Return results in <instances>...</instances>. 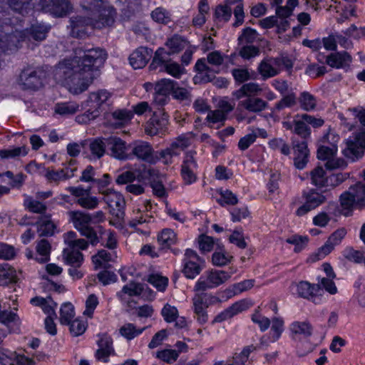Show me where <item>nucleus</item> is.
<instances>
[{"mask_svg":"<svg viewBox=\"0 0 365 365\" xmlns=\"http://www.w3.org/2000/svg\"><path fill=\"white\" fill-rule=\"evenodd\" d=\"M74 55L77 59L78 71L85 75L80 86L71 88L73 93L78 95L87 90L95 78L93 72L104 64L107 53L104 49L99 47L83 46L75 48Z\"/></svg>","mask_w":365,"mask_h":365,"instance_id":"1","label":"nucleus"},{"mask_svg":"<svg viewBox=\"0 0 365 365\" xmlns=\"http://www.w3.org/2000/svg\"><path fill=\"white\" fill-rule=\"evenodd\" d=\"M111 19L106 21L93 16H84L78 15L70 19L71 34L75 38H83L88 33V29H102L111 26Z\"/></svg>","mask_w":365,"mask_h":365,"instance_id":"2","label":"nucleus"},{"mask_svg":"<svg viewBox=\"0 0 365 365\" xmlns=\"http://www.w3.org/2000/svg\"><path fill=\"white\" fill-rule=\"evenodd\" d=\"M149 68L151 71L166 72L175 78H180L185 72L182 66L169 58L167 51L163 48H159L155 51Z\"/></svg>","mask_w":365,"mask_h":365,"instance_id":"3","label":"nucleus"},{"mask_svg":"<svg viewBox=\"0 0 365 365\" xmlns=\"http://www.w3.org/2000/svg\"><path fill=\"white\" fill-rule=\"evenodd\" d=\"M340 203L344 210V215H349L354 207L362 209L365 207V183L359 182L351 186L349 190L340 196Z\"/></svg>","mask_w":365,"mask_h":365,"instance_id":"4","label":"nucleus"},{"mask_svg":"<svg viewBox=\"0 0 365 365\" xmlns=\"http://www.w3.org/2000/svg\"><path fill=\"white\" fill-rule=\"evenodd\" d=\"M110 95L106 90H99L90 93L86 102V106L89 108L81 116L77 117L78 120L87 123L96 118L102 112V107L109 99Z\"/></svg>","mask_w":365,"mask_h":365,"instance_id":"5","label":"nucleus"},{"mask_svg":"<svg viewBox=\"0 0 365 365\" xmlns=\"http://www.w3.org/2000/svg\"><path fill=\"white\" fill-rule=\"evenodd\" d=\"M68 215L74 227L82 236L86 237L92 245H96L99 242L96 231L91 226L90 214L81 211H70Z\"/></svg>","mask_w":365,"mask_h":365,"instance_id":"6","label":"nucleus"},{"mask_svg":"<svg viewBox=\"0 0 365 365\" xmlns=\"http://www.w3.org/2000/svg\"><path fill=\"white\" fill-rule=\"evenodd\" d=\"M83 9L90 12V15L106 21L110 18L111 24L116 15L115 9L106 0H80Z\"/></svg>","mask_w":365,"mask_h":365,"instance_id":"7","label":"nucleus"},{"mask_svg":"<svg viewBox=\"0 0 365 365\" xmlns=\"http://www.w3.org/2000/svg\"><path fill=\"white\" fill-rule=\"evenodd\" d=\"M76 56L73 59L64 60L60 62L53 71V76L56 81L62 83H69L73 82L74 79L83 81V77L85 76L83 73L78 71L77 68L78 62Z\"/></svg>","mask_w":365,"mask_h":365,"instance_id":"8","label":"nucleus"},{"mask_svg":"<svg viewBox=\"0 0 365 365\" xmlns=\"http://www.w3.org/2000/svg\"><path fill=\"white\" fill-rule=\"evenodd\" d=\"M182 264V273L187 279H193L205 268V262L195 250L187 249Z\"/></svg>","mask_w":365,"mask_h":365,"instance_id":"9","label":"nucleus"},{"mask_svg":"<svg viewBox=\"0 0 365 365\" xmlns=\"http://www.w3.org/2000/svg\"><path fill=\"white\" fill-rule=\"evenodd\" d=\"M218 302H220V299L210 293L200 292L194 295L192 298L193 311L200 324H203L207 322V307Z\"/></svg>","mask_w":365,"mask_h":365,"instance_id":"10","label":"nucleus"},{"mask_svg":"<svg viewBox=\"0 0 365 365\" xmlns=\"http://www.w3.org/2000/svg\"><path fill=\"white\" fill-rule=\"evenodd\" d=\"M365 151V133H358L346 140L342 149L343 155L354 160L361 158Z\"/></svg>","mask_w":365,"mask_h":365,"instance_id":"11","label":"nucleus"},{"mask_svg":"<svg viewBox=\"0 0 365 365\" xmlns=\"http://www.w3.org/2000/svg\"><path fill=\"white\" fill-rule=\"evenodd\" d=\"M46 73L41 68L24 69L19 76V85L24 90H36L42 86Z\"/></svg>","mask_w":365,"mask_h":365,"instance_id":"12","label":"nucleus"},{"mask_svg":"<svg viewBox=\"0 0 365 365\" xmlns=\"http://www.w3.org/2000/svg\"><path fill=\"white\" fill-rule=\"evenodd\" d=\"M298 297L307 299L314 304H320L323 299V290L319 284H311L307 281H301L296 284Z\"/></svg>","mask_w":365,"mask_h":365,"instance_id":"13","label":"nucleus"},{"mask_svg":"<svg viewBox=\"0 0 365 365\" xmlns=\"http://www.w3.org/2000/svg\"><path fill=\"white\" fill-rule=\"evenodd\" d=\"M98 337V349L94 354L95 359L97 361L108 363L110 356L115 354L113 339L106 333L99 334Z\"/></svg>","mask_w":365,"mask_h":365,"instance_id":"14","label":"nucleus"},{"mask_svg":"<svg viewBox=\"0 0 365 365\" xmlns=\"http://www.w3.org/2000/svg\"><path fill=\"white\" fill-rule=\"evenodd\" d=\"M303 197L305 202L296 211L297 216H303L311 210L318 207L325 202L327 197L322 192H319L316 189L311 188L303 192Z\"/></svg>","mask_w":365,"mask_h":365,"instance_id":"15","label":"nucleus"},{"mask_svg":"<svg viewBox=\"0 0 365 365\" xmlns=\"http://www.w3.org/2000/svg\"><path fill=\"white\" fill-rule=\"evenodd\" d=\"M130 144L117 136H110L107 138V153L111 157L120 160H130L129 155Z\"/></svg>","mask_w":365,"mask_h":365,"instance_id":"16","label":"nucleus"},{"mask_svg":"<svg viewBox=\"0 0 365 365\" xmlns=\"http://www.w3.org/2000/svg\"><path fill=\"white\" fill-rule=\"evenodd\" d=\"M168 115L163 111L155 112L146 123L145 132L150 135H164L168 130Z\"/></svg>","mask_w":365,"mask_h":365,"instance_id":"17","label":"nucleus"},{"mask_svg":"<svg viewBox=\"0 0 365 365\" xmlns=\"http://www.w3.org/2000/svg\"><path fill=\"white\" fill-rule=\"evenodd\" d=\"M292 143L294 155V166L299 170L304 169L309 161V150L307 147L308 140L292 137Z\"/></svg>","mask_w":365,"mask_h":365,"instance_id":"18","label":"nucleus"},{"mask_svg":"<svg viewBox=\"0 0 365 365\" xmlns=\"http://www.w3.org/2000/svg\"><path fill=\"white\" fill-rule=\"evenodd\" d=\"M339 140V136L333 133L328 132L325 134L321 141L322 143L317 149V158L322 160H329L334 157L337 152V147L335 145Z\"/></svg>","mask_w":365,"mask_h":365,"instance_id":"19","label":"nucleus"},{"mask_svg":"<svg viewBox=\"0 0 365 365\" xmlns=\"http://www.w3.org/2000/svg\"><path fill=\"white\" fill-rule=\"evenodd\" d=\"M129 155L130 160L134 158L147 163L153 162V148L150 143L145 141H135L130 144Z\"/></svg>","mask_w":365,"mask_h":365,"instance_id":"20","label":"nucleus"},{"mask_svg":"<svg viewBox=\"0 0 365 365\" xmlns=\"http://www.w3.org/2000/svg\"><path fill=\"white\" fill-rule=\"evenodd\" d=\"M104 195L103 200L110 208V212L118 218L123 217L124 215L123 209L125 206V200L123 195L114 190H107L102 192Z\"/></svg>","mask_w":365,"mask_h":365,"instance_id":"21","label":"nucleus"},{"mask_svg":"<svg viewBox=\"0 0 365 365\" xmlns=\"http://www.w3.org/2000/svg\"><path fill=\"white\" fill-rule=\"evenodd\" d=\"M197 164L194 158V153L188 152L181 165V175L186 185H190L197 180Z\"/></svg>","mask_w":365,"mask_h":365,"instance_id":"22","label":"nucleus"},{"mask_svg":"<svg viewBox=\"0 0 365 365\" xmlns=\"http://www.w3.org/2000/svg\"><path fill=\"white\" fill-rule=\"evenodd\" d=\"M346 233V230L344 227H341L335 230L329 237L325 244L318 250L317 253V259H321L329 255L336 245L341 243Z\"/></svg>","mask_w":365,"mask_h":365,"instance_id":"23","label":"nucleus"},{"mask_svg":"<svg viewBox=\"0 0 365 365\" xmlns=\"http://www.w3.org/2000/svg\"><path fill=\"white\" fill-rule=\"evenodd\" d=\"M153 55V50L145 46L136 48L129 57V62L134 69L142 68L145 66Z\"/></svg>","mask_w":365,"mask_h":365,"instance_id":"24","label":"nucleus"},{"mask_svg":"<svg viewBox=\"0 0 365 365\" xmlns=\"http://www.w3.org/2000/svg\"><path fill=\"white\" fill-rule=\"evenodd\" d=\"M41 3L44 9L58 17L66 15L71 9L69 0H41Z\"/></svg>","mask_w":365,"mask_h":365,"instance_id":"25","label":"nucleus"},{"mask_svg":"<svg viewBox=\"0 0 365 365\" xmlns=\"http://www.w3.org/2000/svg\"><path fill=\"white\" fill-rule=\"evenodd\" d=\"M37 233L39 237H50L54 235L56 230V224L51 220L50 215L41 216L36 223Z\"/></svg>","mask_w":365,"mask_h":365,"instance_id":"26","label":"nucleus"},{"mask_svg":"<svg viewBox=\"0 0 365 365\" xmlns=\"http://www.w3.org/2000/svg\"><path fill=\"white\" fill-rule=\"evenodd\" d=\"M78 247H66L63 251V257L66 264L81 267L83 262V255Z\"/></svg>","mask_w":365,"mask_h":365,"instance_id":"27","label":"nucleus"},{"mask_svg":"<svg viewBox=\"0 0 365 365\" xmlns=\"http://www.w3.org/2000/svg\"><path fill=\"white\" fill-rule=\"evenodd\" d=\"M239 0H225L224 4H220L216 6L214 13V19L215 21L227 22L232 16L231 6L237 4Z\"/></svg>","mask_w":365,"mask_h":365,"instance_id":"28","label":"nucleus"},{"mask_svg":"<svg viewBox=\"0 0 365 365\" xmlns=\"http://www.w3.org/2000/svg\"><path fill=\"white\" fill-rule=\"evenodd\" d=\"M234 273L233 270L228 272L220 269H211L206 272L205 274H207L211 285L215 288L228 281Z\"/></svg>","mask_w":365,"mask_h":365,"instance_id":"29","label":"nucleus"},{"mask_svg":"<svg viewBox=\"0 0 365 365\" xmlns=\"http://www.w3.org/2000/svg\"><path fill=\"white\" fill-rule=\"evenodd\" d=\"M19 279L16 270L8 263L0 264V286L15 284Z\"/></svg>","mask_w":365,"mask_h":365,"instance_id":"30","label":"nucleus"},{"mask_svg":"<svg viewBox=\"0 0 365 365\" xmlns=\"http://www.w3.org/2000/svg\"><path fill=\"white\" fill-rule=\"evenodd\" d=\"M351 60V56L347 52H337L329 55L326 63L331 67L340 68L346 66Z\"/></svg>","mask_w":365,"mask_h":365,"instance_id":"31","label":"nucleus"},{"mask_svg":"<svg viewBox=\"0 0 365 365\" xmlns=\"http://www.w3.org/2000/svg\"><path fill=\"white\" fill-rule=\"evenodd\" d=\"M240 105L250 112L259 113L267 107L268 103L262 98L250 97L240 101Z\"/></svg>","mask_w":365,"mask_h":365,"instance_id":"32","label":"nucleus"},{"mask_svg":"<svg viewBox=\"0 0 365 365\" xmlns=\"http://www.w3.org/2000/svg\"><path fill=\"white\" fill-rule=\"evenodd\" d=\"M194 137L195 134L192 132L181 134L172 142L170 146L179 155L182 150L191 145Z\"/></svg>","mask_w":365,"mask_h":365,"instance_id":"33","label":"nucleus"},{"mask_svg":"<svg viewBox=\"0 0 365 365\" xmlns=\"http://www.w3.org/2000/svg\"><path fill=\"white\" fill-rule=\"evenodd\" d=\"M36 255L35 259L38 262L45 263L49 261L51 246L47 240L42 239L39 240L36 244Z\"/></svg>","mask_w":365,"mask_h":365,"instance_id":"34","label":"nucleus"},{"mask_svg":"<svg viewBox=\"0 0 365 365\" xmlns=\"http://www.w3.org/2000/svg\"><path fill=\"white\" fill-rule=\"evenodd\" d=\"M312 184L317 187H329V176L322 167H317L310 172Z\"/></svg>","mask_w":365,"mask_h":365,"instance_id":"35","label":"nucleus"},{"mask_svg":"<svg viewBox=\"0 0 365 365\" xmlns=\"http://www.w3.org/2000/svg\"><path fill=\"white\" fill-rule=\"evenodd\" d=\"M290 330L294 335H302L304 337L308 338L313 334V326L307 320L294 322L290 325Z\"/></svg>","mask_w":365,"mask_h":365,"instance_id":"36","label":"nucleus"},{"mask_svg":"<svg viewBox=\"0 0 365 365\" xmlns=\"http://www.w3.org/2000/svg\"><path fill=\"white\" fill-rule=\"evenodd\" d=\"M111 116L113 120V122H111L112 125L115 128H120L131 120L133 114L126 109H119L113 112Z\"/></svg>","mask_w":365,"mask_h":365,"instance_id":"37","label":"nucleus"},{"mask_svg":"<svg viewBox=\"0 0 365 365\" xmlns=\"http://www.w3.org/2000/svg\"><path fill=\"white\" fill-rule=\"evenodd\" d=\"M88 145L91 155L98 159L101 158L107 150V138L103 140L100 138L94 139L90 142H86Z\"/></svg>","mask_w":365,"mask_h":365,"instance_id":"38","label":"nucleus"},{"mask_svg":"<svg viewBox=\"0 0 365 365\" xmlns=\"http://www.w3.org/2000/svg\"><path fill=\"white\" fill-rule=\"evenodd\" d=\"M188 42L181 36L175 34L171 38H168L165 45L170 48V51L167 52L168 56L170 54L179 53L186 47Z\"/></svg>","mask_w":365,"mask_h":365,"instance_id":"39","label":"nucleus"},{"mask_svg":"<svg viewBox=\"0 0 365 365\" xmlns=\"http://www.w3.org/2000/svg\"><path fill=\"white\" fill-rule=\"evenodd\" d=\"M158 242L162 249L169 248L177 242L176 234L171 229H164L158 236Z\"/></svg>","mask_w":365,"mask_h":365,"instance_id":"40","label":"nucleus"},{"mask_svg":"<svg viewBox=\"0 0 365 365\" xmlns=\"http://www.w3.org/2000/svg\"><path fill=\"white\" fill-rule=\"evenodd\" d=\"M147 327L138 329L135 324L132 323H126L119 329L120 334L127 340H131L141 334Z\"/></svg>","mask_w":365,"mask_h":365,"instance_id":"41","label":"nucleus"},{"mask_svg":"<svg viewBox=\"0 0 365 365\" xmlns=\"http://www.w3.org/2000/svg\"><path fill=\"white\" fill-rule=\"evenodd\" d=\"M354 299L361 307H365V279L359 277L354 283Z\"/></svg>","mask_w":365,"mask_h":365,"instance_id":"42","label":"nucleus"},{"mask_svg":"<svg viewBox=\"0 0 365 365\" xmlns=\"http://www.w3.org/2000/svg\"><path fill=\"white\" fill-rule=\"evenodd\" d=\"M175 81L163 78L155 83V93L169 96L175 88Z\"/></svg>","mask_w":365,"mask_h":365,"instance_id":"43","label":"nucleus"},{"mask_svg":"<svg viewBox=\"0 0 365 365\" xmlns=\"http://www.w3.org/2000/svg\"><path fill=\"white\" fill-rule=\"evenodd\" d=\"M64 242L68 245L67 247H78L84 250L88 248V243L84 239H76V234L73 231L65 234Z\"/></svg>","mask_w":365,"mask_h":365,"instance_id":"44","label":"nucleus"},{"mask_svg":"<svg viewBox=\"0 0 365 365\" xmlns=\"http://www.w3.org/2000/svg\"><path fill=\"white\" fill-rule=\"evenodd\" d=\"M293 133L297 135L296 137L298 138V139L300 138V140H309L311 130L305 121L301 118L300 120H294Z\"/></svg>","mask_w":365,"mask_h":365,"instance_id":"45","label":"nucleus"},{"mask_svg":"<svg viewBox=\"0 0 365 365\" xmlns=\"http://www.w3.org/2000/svg\"><path fill=\"white\" fill-rule=\"evenodd\" d=\"M258 71L263 79L274 77L278 74V71L274 68L269 57L264 58L258 66Z\"/></svg>","mask_w":365,"mask_h":365,"instance_id":"46","label":"nucleus"},{"mask_svg":"<svg viewBox=\"0 0 365 365\" xmlns=\"http://www.w3.org/2000/svg\"><path fill=\"white\" fill-rule=\"evenodd\" d=\"M45 178L48 182L58 185L60 181H63L72 178V175L64 173L62 169L56 170L48 168L45 173Z\"/></svg>","mask_w":365,"mask_h":365,"instance_id":"47","label":"nucleus"},{"mask_svg":"<svg viewBox=\"0 0 365 365\" xmlns=\"http://www.w3.org/2000/svg\"><path fill=\"white\" fill-rule=\"evenodd\" d=\"M79 106L75 102L58 103L55 106V112L58 114L73 115L78 110Z\"/></svg>","mask_w":365,"mask_h":365,"instance_id":"48","label":"nucleus"},{"mask_svg":"<svg viewBox=\"0 0 365 365\" xmlns=\"http://www.w3.org/2000/svg\"><path fill=\"white\" fill-rule=\"evenodd\" d=\"M50 29V27L43 24L36 23L33 24L30 28V35L36 41H42L46 38V36Z\"/></svg>","mask_w":365,"mask_h":365,"instance_id":"49","label":"nucleus"},{"mask_svg":"<svg viewBox=\"0 0 365 365\" xmlns=\"http://www.w3.org/2000/svg\"><path fill=\"white\" fill-rule=\"evenodd\" d=\"M75 316L74 307L70 302L64 303L60 309V322L62 324H68Z\"/></svg>","mask_w":365,"mask_h":365,"instance_id":"50","label":"nucleus"},{"mask_svg":"<svg viewBox=\"0 0 365 365\" xmlns=\"http://www.w3.org/2000/svg\"><path fill=\"white\" fill-rule=\"evenodd\" d=\"M269 58L270 59L274 68L278 71V74L284 68L290 70L293 67L292 60L287 56H281L276 58L269 57Z\"/></svg>","mask_w":365,"mask_h":365,"instance_id":"51","label":"nucleus"},{"mask_svg":"<svg viewBox=\"0 0 365 365\" xmlns=\"http://www.w3.org/2000/svg\"><path fill=\"white\" fill-rule=\"evenodd\" d=\"M299 103L302 108L307 111L314 110L317 106L316 98L307 91H304L300 94Z\"/></svg>","mask_w":365,"mask_h":365,"instance_id":"52","label":"nucleus"},{"mask_svg":"<svg viewBox=\"0 0 365 365\" xmlns=\"http://www.w3.org/2000/svg\"><path fill=\"white\" fill-rule=\"evenodd\" d=\"M24 206L30 212L38 214H43L46 212V205L38 200H34L32 197H27L24 200Z\"/></svg>","mask_w":365,"mask_h":365,"instance_id":"53","label":"nucleus"},{"mask_svg":"<svg viewBox=\"0 0 365 365\" xmlns=\"http://www.w3.org/2000/svg\"><path fill=\"white\" fill-rule=\"evenodd\" d=\"M220 198L217 199V202L221 206H225V205H235L238 202L237 197L230 190H220Z\"/></svg>","mask_w":365,"mask_h":365,"instance_id":"54","label":"nucleus"},{"mask_svg":"<svg viewBox=\"0 0 365 365\" xmlns=\"http://www.w3.org/2000/svg\"><path fill=\"white\" fill-rule=\"evenodd\" d=\"M308 241L309 238L307 236L297 235H292L286 240L287 243L294 245V251L295 252H301L307 245Z\"/></svg>","mask_w":365,"mask_h":365,"instance_id":"55","label":"nucleus"},{"mask_svg":"<svg viewBox=\"0 0 365 365\" xmlns=\"http://www.w3.org/2000/svg\"><path fill=\"white\" fill-rule=\"evenodd\" d=\"M151 17L155 21L163 24H168L171 21L169 12L162 7L156 8L153 11Z\"/></svg>","mask_w":365,"mask_h":365,"instance_id":"56","label":"nucleus"},{"mask_svg":"<svg viewBox=\"0 0 365 365\" xmlns=\"http://www.w3.org/2000/svg\"><path fill=\"white\" fill-rule=\"evenodd\" d=\"M113 255L110 252L105 250H101L96 255L92 257V261L95 264V269H98L101 267L103 262L112 261Z\"/></svg>","mask_w":365,"mask_h":365,"instance_id":"57","label":"nucleus"},{"mask_svg":"<svg viewBox=\"0 0 365 365\" xmlns=\"http://www.w3.org/2000/svg\"><path fill=\"white\" fill-rule=\"evenodd\" d=\"M27 153V148L25 146L17 147L11 149L0 150V157L1 158H14L20 155L25 156Z\"/></svg>","mask_w":365,"mask_h":365,"instance_id":"58","label":"nucleus"},{"mask_svg":"<svg viewBox=\"0 0 365 365\" xmlns=\"http://www.w3.org/2000/svg\"><path fill=\"white\" fill-rule=\"evenodd\" d=\"M156 357L168 364H173L178 358V352L174 349H163L156 354Z\"/></svg>","mask_w":365,"mask_h":365,"instance_id":"59","label":"nucleus"},{"mask_svg":"<svg viewBox=\"0 0 365 365\" xmlns=\"http://www.w3.org/2000/svg\"><path fill=\"white\" fill-rule=\"evenodd\" d=\"M197 242L199 249L202 253L210 252L215 244L212 237L203 234L198 237Z\"/></svg>","mask_w":365,"mask_h":365,"instance_id":"60","label":"nucleus"},{"mask_svg":"<svg viewBox=\"0 0 365 365\" xmlns=\"http://www.w3.org/2000/svg\"><path fill=\"white\" fill-rule=\"evenodd\" d=\"M284 322L281 319L274 318L272 319V324L271 327V339L274 342L278 340L283 331Z\"/></svg>","mask_w":365,"mask_h":365,"instance_id":"61","label":"nucleus"},{"mask_svg":"<svg viewBox=\"0 0 365 365\" xmlns=\"http://www.w3.org/2000/svg\"><path fill=\"white\" fill-rule=\"evenodd\" d=\"M171 94L173 98L179 101H190L191 100L190 92L185 88L180 87L178 82H176L175 88Z\"/></svg>","mask_w":365,"mask_h":365,"instance_id":"62","label":"nucleus"},{"mask_svg":"<svg viewBox=\"0 0 365 365\" xmlns=\"http://www.w3.org/2000/svg\"><path fill=\"white\" fill-rule=\"evenodd\" d=\"M148 281L160 292H163L165 289L168 283V279L167 277L158 274L150 275Z\"/></svg>","mask_w":365,"mask_h":365,"instance_id":"63","label":"nucleus"},{"mask_svg":"<svg viewBox=\"0 0 365 365\" xmlns=\"http://www.w3.org/2000/svg\"><path fill=\"white\" fill-rule=\"evenodd\" d=\"M68 325H69V330L73 336L83 334L86 329V323L78 319L71 320Z\"/></svg>","mask_w":365,"mask_h":365,"instance_id":"64","label":"nucleus"}]
</instances>
